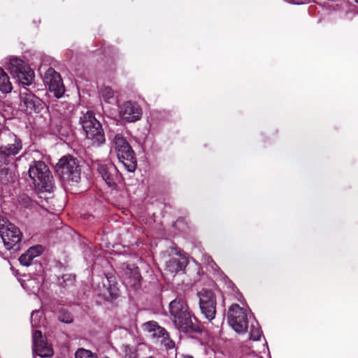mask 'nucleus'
Here are the masks:
<instances>
[{
    "instance_id": "nucleus-23",
    "label": "nucleus",
    "mask_w": 358,
    "mask_h": 358,
    "mask_svg": "<svg viewBox=\"0 0 358 358\" xmlns=\"http://www.w3.org/2000/svg\"><path fill=\"white\" fill-rule=\"evenodd\" d=\"M76 358H97V356L90 350L79 348L75 353Z\"/></svg>"
},
{
    "instance_id": "nucleus-3",
    "label": "nucleus",
    "mask_w": 358,
    "mask_h": 358,
    "mask_svg": "<svg viewBox=\"0 0 358 358\" xmlns=\"http://www.w3.org/2000/svg\"><path fill=\"white\" fill-rule=\"evenodd\" d=\"M114 148L119 161L129 172H134L136 169V160L134 152L124 137L116 134L113 140Z\"/></svg>"
},
{
    "instance_id": "nucleus-4",
    "label": "nucleus",
    "mask_w": 358,
    "mask_h": 358,
    "mask_svg": "<svg viewBox=\"0 0 358 358\" xmlns=\"http://www.w3.org/2000/svg\"><path fill=\"white\" fill-rule=\"evenodd\" d=\"M29 175L38 190L50 192L52 189V176L44 162L41 161L34 162L29 167Z\"/></svg>"
},
{
    "instance_id": "nucleus-1",
    "label": "nucleus",
    "mask_w": 358,
    "mask_h": 358,
    "mask_svg": "<svg viewBox=\"0 0 358 358\" xmlns=\"http://www.w3.org/2000/svg\"><path fill=\"white\" fill-rule=\"evenodd\" d=\"M3 66L22 85H29L34 80V71L19 57L15 56L6 57L3 61Z\"/></svg>"
},
{
    "instance_id": "nucleus-2",
    "label": "nucleus",
    "mask_w": 358,
    "mask_h": 358,
    "mask_svg": "<svg viewBox=\"0 0 358 358\" xmlns=\"http://www.w3.org/2000/svg\"><path fill=\"white\" fill-rule=\"evenodd\" d=\"M170 314L176 327L182 331H187L193 326V317L188 307L182 299H176L169 303Z\"/></svg>"
},
{
    "instance_id": "nucleus-31",
    "label": "nucleus",
    "mask_w": 358,
    "mask_h": 358,
    "mask_svg": "<svg viewBox=\"0 0 358 358\" xmlns=\"http://www.w3.org/2000/svg\"><path fill=\"white\" fill-rule=\"evenodd\" d=\"M60 320L65 323H69V322H71V319H69V320L60 319Z\"/></svg>"
},
{
    "instance_id": "nucleus-26",
    "label": "nucleus",
    "mask_w": 358,
    "mask_h": 358,
    "mask_svg": "<svg viewBox=\"0 0 358 358\" xmlns=\"http://www.w3.org/2000/svg\"><path fill=\"white\" fill-rule=\"evenodd\" d=\"M260 353L263 354L264 355L259 356L257 355H254L251 356L250 358H269L270 355H269L268 347L266 343H264L263 345V350Z\"/></svg>"
},
{
    "instance_id": "nucleus-14",
    "label": "nucleus",
    "mask_w": 358,
    "mask_h": 358,
    "mask_svg": "<svg viewBox=\"0 0 358 358\" xmlns=\"http://www.w3.org/2000/svg\"><path fill=\"white\" fill-rule=\"evenodd\" d=\"M188 263L187 257L180 252H176V256H173L166 263V271L171 275H175L179 271H183Z\"/></svg>"
},
{
    "instance_id": "nucleus-9",
    "label": "nucleus",
    "mask_w": 358,
    "mask_h": 358,
    "mask_svg": "<svg viewBox=\"0 0 358 358\" xmlns=\"http://www.w3.org/2000/svg\"><path fill=\"white\" fill-rule=\"evenodd\" d=\"M199 298V306L201 313L208 320L215 318L216 314V299L214 293L208 289H203L197 294Z\"/></svg>"
},
{
    "instance_id": "nucleus-17",
    "label": "nucleus",
    "mask_w": 358,
    "mask_h": 358,
    "mask_svg": "<svg viewBox=\"0 0 358 358\" xmlns=\"http://www.w3.org/2000/svg\"><path fill=\"white\" fill-rule=\"evenodd\" d=\"M13 90V85L7 73L0 67V92L9 94Z\"/></svg>"
},
{
    "instance_id": "nucleus-28",
    "label": "nucleus",
    "mask_w": 358,
    "mask_h": 358,
    "mask_svg": "<svg viewBox=\"0 0 358 358\" xmlns=\"http://www.w3.org/2000/svg\"><path fill=\"white\" fill-rule=\"evenodd\" d=\"M157 325V324L156 322L150 321V322H148L145 324H144L143 327H144V329L151 334L152 333V330H155Z\"/></svg>"
},
{
    "instance_id": "nucleus-22",
    "label": "nucleus",
    "mask_w": 358,
    "mask_h": 358,
    "mask_svg": "<svg viewBox=\"0 0 358 358\" xmlns=\"http://www.w3.org/2000/svg\"><path fill=\"white\" fill-rule=\"evenodd\" d=\"M262 335V332L261 331L259 324H251L250 331V338L253 341H258Z\"/></svg>"
},
{
    "instance_id": "nucleus-16",
    "label": "nucleus",
    "mask_w": 358,
    "mask_h": 358,
    "mask_svg": "<svg viewBox=\"0 0 358 358\" xmlns=\"http://www.w3.org/2000/svg\"><path fill=\"white\" fill-rule=\"evenodd\" d=\"M42 252L43 248L41 245L31 247L20 257L19 261L22 265L28 266L31 264L33 259L39 256Z\"/></svg>"
},
{
    "instance_id": "nucleus-21",
    "label": "nucleus",
    "mask_w": 358,
    "mask_h": 358,
    "mask_svg": "<svg viewBox=\"0 0 358 358\" xmlns=\"http://www.w3.org/2000/svg\"><path fill=\"white\" fill-rule=\"evenodd\" d=\"M24 288L29 289L33 293H36L40 287V282H36L35 280L29 279L22 284Z\"/></svg>"
},
{
    "instance_id": "nucleus-15",
    "label": "nucleus",
    "mask_w": 358,
    "mask_h": 358,
    "mask_svg": "<svg viewBox=\"0 0 358 358\" xmlns=\"http://www.w3.org/2000/svg\"><path fill=\"white\" fill-rule=\"evenodd\" d=\"M21 105L27 111L36 110L41 105V101L31 92H22L20 94Z\"/></svg>"
},
{
    "instance_id": "nucleus-10",
    "label": "nucleus",
    "mask_w": 358,
    "mask_h": 358,
    "mask_svg": "<svg viewBox=\"0 0 358 358\" xmlns=\"http://www.w3.org/2000/svg\"><path fill=\"white\" fill-rule=\"evenodd\" d=\"M98 171L108 187L115 188L121 181L122 177L115 166L110 162L101 163Z\"/></svg>"
},
{
    "instance_id": "nucleus-30",
    "label": "nucleus",
    "mask_w": 358,
    "mask_h": 358,
    "mask_svg": "<svg viewBox=\"0 0 358 358\" xmlns=\"http://www.w3.org/2000/svg\"><path fill=\"white\" fill-rule=\"evenodd\" d=\"M288 2L296 3V4H300L302 3V2H300L299 0H287Z\"/></svg>"
},
{
    "instance_id": "nucleus-24",
    "label": "nucleus",
    "mask_w": 358,
    "mask_h": 358,
    "mask_svg": "<svg viewBox=\"0 0 358 358\" xmlns=\"http://www.w3.org/2000/svg\"><path fill=\"white\" fill-rule=\"evenodd\" d=\"M41 314L39 311H33L31 315L32 327H38L41 324Z\"/></svg>"
},
{
    "instance_id": "nucleus-25",
    "label": "nucleus",
    "mask_w": 358,
    "mask_h": 358,
    "mask_svg": "<svg viewBox=\"0 0 358 358\" xmlns=\"http://www.w3.org/2000/svg\"><path fill=\"white\" fill-rule=\"evenodd\" d=\"M152 333L150 334V336H152L153 338L164 337V336L166 334V330L164 328L159 327L158 324L157 325L155 330H152Z\"/></svg>"
},
{
    "instance_id": "nucleus-13",
    "label": "nucleus",
    "mask_w": 358,
    "mask_h": 358,
    "mask_svg": "<svg viewBox=\"0 0 358 358\" xmlns=\"http://www.w3.org/2000/svg\"><path fill=\"white\" fill-rule=\"evenodd\" d=\"M33 352L40 357H50L53 355V350L49 345L46 341L43 338L40 331L36 330L33 331Z\"/></svg>"
},
{
    "instance_id": "nucleus-27",
    "label": "nucleus",
    "mask_w": 358,
    "mask_h": 358,
    "mask_svg": "<svg viewBox=\"0 0 358 358\" xmlns=\"http://www.w3.org/2000/svg\"><path fill=\"white\" fill-rule=\"evenodd\" d=\"M157 325V324L156 322L150 321V322H148L145 324H144L143 327H144V329L151 334L152 333V330H155Z\"/></svg>"
},
{
    "instance_id": "nucleus-11",
    "label": "nucleus",
    "mask_w": 358,
    "mask_h": 358,
    "mask_svg": "<svg viewBox=\"0 0 358 358\" xmlns=\"http://www.w3.org/2000/svg\"><path fill=\"white\" fill-rule=\"evenodd\" d=\"M44 83L48 87L50 92H53L57 98H60L64 93V87L60 75L53 69L49 68L44 76Z\"/></svg>"
},
{
    "instance_id": "nucleus-29",
    "label": "nucleus",
    "mask_w": 358,
    "mask_h": 358,
    "mask_svg": "<svg viewBox=\"0 0 358 358\" xmlns=\"http://www.w3.org/2000/svg\"><path fill=\"white\" fill-rule=\"evenodd\" d=\"M109 292H110L111 299H115L118 296V290L115 287H113V288L110 287Z\"/></svg>"
},
{
    "instance_id": "nucleus-20",
    "label": "nucleus",
    "mask_w": 358,
    "mask_h": 358,
    "mask_svg": "<svg viewBox=\"0 0 358 358\" xmlns=\"http://www.w3.org/2000/svg\"><path fill=\"white\" fill-rule=\"evenodd\" d=\"M140 278L138 269L135 267L131 270L129 275L127 273L126 280L130 285H136L139 282Z\"/></svg>"
},
{
    "instance_id": "nucleus-12",
    "label": "nucleus",
    "mask_w": 358,
    "mask_h": 358,
    "mask_svg": "<svg viewBox=\"0 0 358 358\" xmlns=\"http://www.w3.org/2000/svg\"><path fill=\"white\" fill-rule=\"evenodd\" d=\"M142 113L141 108L136 103L129 101L124 102L119 109L120 117L127 122H134L139 120Z\"/></svg>"
},
{
    "instance_id": "nucleus-7",
    "label": "nucleus",
    "mask_w": 358,
    "mask_h": 358,
    "mask_svg": "<svg viewBox=\"0 0 358 358\" xmlns=\"http://www.w3.org/2000/svg\"><path fill=\"white\" fill-rule=\"evenodd\" d=\"M0 237L7 250L16 246L22 238L20 230L6 218H0Z\"/></svg>"
},
{
    "instance_id": "nucleus-32",
    "label": "nucleus",
    "mask_w": 358,
    "mask_h": 358,
    "mask_svg": "<svg viewBox=\"0 0 358 358\" xmlns=\"http://www.w3.org/2000/svg\"><path fill=\"white\" fill-rule=\"evenodd\" d=\"M183 358H193L192 356L186 355L184 356Z\"/></svg>"
},
{
    "instance_id": "nucleus-35",
    "label": "nucleus",
    "mask_w": 358,
    "mask_h": 358,
    "mask_svg": "<svg viewBox=\"0 0 358 358\" xmlns=\"http://www.w3.org/2000/svg\"><path fill=\"white\" fill-rule=\"evenodd\" d=\"M36 358V357H35Z\"/></svg>"
},
{
    "instance_id": "nucleus-5",
    "label": "nucleus",
    "mask_w": 358,
    "mask_h": 358,
    "mask_svg": "<svg viewBox=\"0 0 358 358\" xmlns=\"http://www.w3.org/2000/svg\"><path fill=\"white\" fill-rule=\"evenodd\" d=\"M56 173L64 182H78L80 178V170L74 158L63 157L55 167Z\"/></svg>"
},
{
    "instance_id": "nucleus-33",
    "label": "nucleus",
    "mask_w": 358,
    "mask_h": 358,
    "mask_svg": "<svg viewBox=\"0 0 358 358\" xmlns=\"http://www.w3.org/2000/svg\"><path fill=\"white\" fill-rule=\"evenodd\" d=\"M148 358H154V357H148Z\"/></svg>"
},
{
    "instance_id": "nucleus-34",
    "label": "nucleus",
    "mask_w": 358,
    "mask_h": 358,
    "mask_svg": "<svg viewBox=\"0 0 358 358\" xmlns=\"http://www.w3.org/2000/svg\"><path fill=\"white\" fill-rule=\"evenodd\" d=\"M358 2V0H356Z\"/></svg>"
},
{
    "instance_id": "nucleus-8",
    "label": "nucleus",
    "mask_w": 358,
    "mask_h": 358,
    "mask_svg": "<svg viewBox=\"0 0 358 358\" xmlns=\"http://www.w3.org/2000/svg\"><path fill=\"white\" fill-rule=\"evenodd\" d=\"M228 322L232 329L238 334L245 332L248 327L247 310L238 304L231 305L228 312Z\"/></svg>"
},
{
    "instance_id": "nucleus-6",
    "label": "nucleus",
    "mask_w": 358,
    "mask_h": 358,
    "mask_svg": "<svg viewBox=\"0 0 358 358\" xmlns=\"http://www.w3.org/2000/svg\"><path fill=\"white\" fill-rule=\"evenodd\" d=\"M81 123L86 137L92 141V144L100 145L105 142L101 125L92 113L87 112L81 117Z\"/></svg>"
},
{
    "instance_id": "nucleus-18",
    "label": "nucleus",
    "mask_w": 358,
    "mask_h": 358,
    "mask_svg": "<svg viewBox=\"0 0 358 358\" xmlns=\"http://www.w3.org/2000/svg\"><path fill=\"white\" fill-rule=\"evenodd\" d=\"M22 145L21 142L18 139L15 140L13 144L8 145L7 146L1 147L0 148V153L6 156L15 155L21 150Z\"/></svg>"
},
{
    "instance_id": "nucleus-19",
    "label": "nucleus",
    "mask_w": 358,
    "mask_h": 358,
    "mask_svg": "<svg viewBox=\"0 0 358 358\" xmlns=\"http://www.w3.org/2000/svg\"><path fill=\"white\" fill-rule=\"evenodd\" d=\"M100 96L106 103H111L115 100V93L110 87H103L100 90Z\"/></svg>"
}]
</instances>
